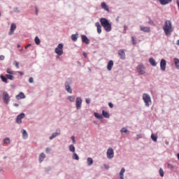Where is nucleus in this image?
<instances>
[{"label": "nucleus", "instance_id": "nucleus-1", "mask_svg": "<svg viewBox=\"0 0 179 179\" xmlns=\"http://www.w3.org/2000/svg\"><path fill=\"white\" fill-rule=\"evenodd\" d=\"M163 30L166 34V36H170L171 33H173V25H171V21L166 20L164 22V25L163 27Z\"/></svg>", "mask_w": 179, "mask_h": 179}, {"label": "nucleus", "instance_id": "nucleus-2", "mask_svg": "<svg viewBox=\"0 0 179 179\" xmlns=\"http://www.w3.org/2000/svg\"><path fill=\"white\" fill-rule=\"evenodd\" d=\"M100 22L101 26L105 29L106 31H111V24L106 18H101Z\"/></svg>", "mask_w": 179, "mask_h": 179}, {"label": "nucleus", "instance_id": "nucleus-3", "mask_svg": "<svg viewBox=\"0 0 179 179\" xmlns=\"http://www.w3.org/2000/svg\"><path fill=\"white\" fill-rule=\"evenodd\" d=\"M143 100L146 107H149V106L152 104V98H150V95L148 94H143Z\"/></svg>", "mask_w": 179, "mask_h": 179}, {"label": "nucleus", "instance_id": "nucleus-4", "mask_svg": "<svg viewBox=\"0 0 179 179\" xmlns=\"http://www.w3.org/2000/svg\"><path fill=\"white\" fill-rule=\"evenodd\" d=\"M138 75H145L146 73V67L142 64H140L136 67Z\"/></svg>", "mask_w": 179, "mask_h": 179}, {"label": "nucleus", "instance_id": "nucleus-5", "mask_svg": "<svg viewBox=\"0 0 179 179\" xmlns=\"http://www.w3.org/2000/svg\"><path fill=\"white\" fill-rule=\"evenodd\" d=\"M64 45L62 43H59L58 45V46L55 48V52H56V54H57V55H62V54H64Z\"/></svg>", "mask_w": 179, "mask_h": 179}, {"label": "nucleus", "instance_id": "nucleus-6", "mask_svg": "<svg viewBox=\"0 0 179 179\" xmlns=\"http://www.w3.org/2000/svg\"><path fill=\"white\" fill-rule=\"evenodd\" d=\"M72 84V81L70 80L65 83V89L68 93L72 94V89L71 88V85Z\"/></svg>", "mask_w": 179, "mask_h": 179}, {"label": "nucleus", "instance_id": "nucleus-7", "mask_svg": "<svg viewBox=\"0 0 179 179\" xmlns=\"http://www.w3.org/2000/svg\"><path fill=\"white\" fill-rule=\"evenodd\" d=\"M10 99V97L9 96V94H8V92H3V100L4 103H6V104H8Z\"/></svg>", "mask_w": 179, "mask_h": 179}, {"label": "nucleus", "instance_id": "nucleus-8", "mask_svg": "<svg viewBox=\"0 0 179 179\" xmlns=\"http://www.w3.org/2000/svg\"><path fill=\"white\" fill-rule=\"evenodd\" d=\"M106 156L108 159H113V157H114V150H113L111 148H109L107 150Z\"/></svg>", "mask_w": 179, "mask_h": 179}, {"label": "nucleus", "instance_id": "nucleus-9", "mask_svg": "<svg viewBox=\"0 0 179 179\" xmlns=\"http://www.w3.org/2000/svg\"><path fill=\"white\" fill-rule=\"evenodd\" d=\"M76 103L77 110H80V108H82V98L77 97L76 99Z\"/></svg>", "mask_w": 179, "mask_h": 179}, {"label": "nucleus", "instance_id": "nucleus-10", "mask_svg": "<svg viewBox=\"0 0 179 179\" xmlns=\"http://www.w3.org/2000/svg\"><path fill=\"white\" fill-rule=\"evenodd\" d=\"M167 65V62L164 59H162L160 62V68H161V70L162 71H166V66Z\"/></svg>", "mask_w": 179, "mask_h": 179}, {"label": "nucleus", "instance_id": "nucleus-11", "mask_svg": "<svg viewBox=\"0 0 179 179\" xmlns=\"http://www.w3.org/2000/svg\"><path fill=\"white\" fill-rule=\"evenodd\" d=\"M24 117H25V115L23 113L20 114L19 115H17V118H16V123L17 124H22V119L24 118Z\"/></svg>", "mask_w": 179, "mask_h": 179}, {"label": "nucleus", "instance_id": "nucleus-12", "mask_svg": "<svg viewBox=\"0 0 179 179\" xmlns=\"http://www.w3.org/2000/svg\"><path fill=\"white\" fill-rule=\"evenodd\" d=\"M82 41L83 43H85V44H90V40L87 38V36L85 35H82L81 36Z\"/></svg>", "mask_w": 179, "mask_h": 179}, {"label": "nucleus", "instance_id": "nucleus-13", "mask_svg": "<svg viewBox=\"0 0 179 179\" xmlns=\"http://www.w3.org/2000/svg\"><path fill=\"white\" fill-rule=\"evenodd\" d=\"M15 30H16V24H11L9 35L12 36V34H13Z\"/></svg>", "mask_w": 179, "mask_h": 179}, {"label": "nucleus", "instance_id": "nucleus-14", "mask_svg": "<svg viewBox=\"0 0 179 179\" xmlns=\"http://www.w3.org/2000/svg\"><path fill=\"white\" fill-rule=\"evenodd\" d=\"M140 29L141 30V31H144L145 33L150 32V28L148 27L140 26Z\"/></svg>", "mask_w": 179, "mask_h": 179}, {"label": "nucleus", "instance_id": "nucleus-15", "mask_svg": "<svg viewBox=\"0 0 179 179\" xmlns=\"http://www.w3.org/2000/svg\"><path fill=\"white\" fill-rule=\"evenodd\" d=\"M113 66H114V62H113V60H110L107 64L108 71H111V69H113Z\"/></svg>", "mask_w": 179, "mask_h": 179}, {"label": "nucleus", "instance_id": "nucleus-16", "mask_svg": "<svg viewBox=\"0 0 179 179\" xmlns=\"http://www.w3.org/2000/svg\"><path fill=\"white\" fill-rule=\"evenodd\" d=\"M95 26L96 27L98 34H101V25L100 24V22H96Z\"/></svg>", "mask_w": 179, "mask_h": 179}, {"label": "nucleus", "instance_id": "nucleus-17", "mask_svg": "<svg viewBox=\"0 0 179 179\" xmlns=\"http://www.w3.org/2000/svg\"><path fill=\"white\" fill-rule=\"evenodd\" d=\"M118 55H120V59H124L125 58V52H124V50H120L118 51Z\"/></svg>", "mask_w": 179, "mask_h": 179}, {"label": "nucleus", "instance_id": "nucleus-18", "mask_svg": "<svg viewBox=\"0 0 179 179\" xmlns=\"http://www.w3.org/2000/svg\"><path fill=\"white\" fill-rule=\"evenodd\" d=\"M101 6L102 9H104V10H106L107 12H110V9L108 8V6L105 2H102L101 4Z\"/></svg>", "mask_w": 179, "mask_h": 179}, {"label": "nucleus", "instance_id": "nucleus-19", "mask_svg": "<svg viewBox=\"0 0 179 179\" xmlns=\"http://www.w3.org/2000/svg\"><path fill=\"white\" fill-rule=\"evenodd\" d=\"M149 62L150 65H152V66H156L157 65V62H156V60H155V59H153V57H150L149 59Z\"/></svg>", "mask_w": 179, "mask_h": 179}, {"label": "nucleus", "instance_id": "nucleus-20", "mask_svg": "<svg viewBox=\"0 0 179 179\" xmlns=\"http://www.w3.org/2000/svg\"><path fill=\"white\" fill-rule=\"evenodd\" d=\"M45 159V154H44V152L41 153L38 158L40 163H43Z\"/></svg>", "mask_w": 179, "mask_h": 179}, {"label": "nucleus", "instance_id": "nucleus-21", "mask_svg": "<svg viewBox=\"0 0 179 179\" xmlns=\"http://www.w3.org/2000/svg\"><path fill=\"white\" fill-rule=\"evenodd\" d=\"M17 100H20V99H26V96L23 92H20L18 95L16 96Z\"/></svg>", "mask_w": 179, "mask_h": 179}, {"label": "nucleus", "instance_id": "nucleus-22", "mask_svg": "<svg viewBox=\"0 0 179 179\" xmlns=\"http://www.w3.org/2000/svg\"><path fill=\"white\" fill-rule=\"evenodd\" d=\"M60 134H61V131H59V132L57 131L55 133H53L52 134V136H50L49 139H50V141H51V140L54 139V138H56V136H58V135H60Z\"/></svg>", "mask_w": 179, "mask_h": 179}, {"label": "nucleus", "instance_id": "nucleus-23", "mask_svg": "<svg viewBox=\"0 0 179 179\" xmlns=\"http://www.w3.org/2000/svg\"><path fill=\"white\" fill-rule=\"evenodd\" d=\"M171 1L173 0H159V3H161V5H167L171 3Z\"/></svg>", "mask_w": 179, "mask_h": 179}, {"label": "nucleus", "instance_id": "nucleus-24", "mask_svg": "<svg viewBox=\"0 0 179 179\" xmlns=\"http://www.w3.org/2000/svg\"><path fill=\"white\" fill-rule=\"evenodd\" d=\"M22 138L23 139H27V138H29V134L24 129H22Z\"/></svg>", "mask_w": 179, "mask_h": 179}, {"label": "nucleus", "instance_id": "nucleus-25", "mask_svg": "<svg viewBox=\"0 0 179 179\" xmlns=\"http://www.w3.org/2000/svg\"><path fill=\"white\" fill-rule=\"evenodd\" d=\"M124 173H125V169L122 168L120 172V179H124Z\"/></svg>", "mask_w": 179, "mask_h": 179}, {"label": "nucleus", "instance_id": "nucleus-26", "mask_svg": "<svg viewBox=\"0 0 179 179\" xmlns=\"http://www.w3.org/2000/svg\"><path fill=\"white\" fill-rule=\"evenodd\" d=\"M0 78L2 80V82H4V83H8V78L5 77L3 75H1Z\"/></svg>", "mask_w": 179, "mask_h": 179}, {"label": "nucleus", "instance_id": "nucleus-27", "mask_svg": "<svg viewBox=\"0 0 179 179\" xmlns=\"http://www.w3.org/2000/svg\"><path fill=\"white\" fill-rule=\"evenodd\" d=\"M173 61H174L176 68H178V69H179V59L177 58H174Z\"/></svg>", "mask_w": 179, "mask_h": 179}, {"label": "nucleus", "instance_id": "nucleus-28", "mask_svg": "<svg viewBox=\"0 0 179 179\" xmlns=\"http://www.w3.org/2000/svg\"><path fill=\"white\" fill-rule=\"evenodd\" d=\"M102 115H103L105 118H110V115L106 110L102 111Z\"/></svg>", "mask_w": 179, "mask_h": 179}, {"label": "nucleus", "instance_id": "nucleus-29", "mask_svg": "<svg viewBox=\"0 0 179 179\" xmlns=\"http://www.w3.org/2000/svg\"><path fill=\"white\" fill-rule=\"evenodd\" d=\"M87 164L88 166H92L93 165V159L91 157L87 158Z\"/></svg>", "mask_w": 179, "mask_h": 179}, {"label": "nucleus", "instance_id": "nucleus-30", "mask_svg": "<svg viewBox=\"0 0 179 179\" xmlns=\"http://www.w3.org/2000/svg\"><path fill=\"white\" fill-rule=\"evenodd\" d=\"M6 78H7V79H9L10 80H13V79H15V77L12 76V74H6Z\"/></svg>", "mask_w": 179, "mask_h": 179}, {"label": "nucleus", "instance_id": "nucleus-31", "mask_svg": "<svg viewBox=\"0 0 179 179\" xmlns=\"http://www.w3.org/2000/svg\"><path fill=\"white\" fill-rule=\"evenodd\" d=\"M71 40L73 41H78V34H73L71 36Z\"/></svg>", "mask_w": 179, "mask_h": 179}, {"label": "nucleus", "instance_id": "nucleus-32", "mask_svg": "<svg viewBox=\"0 0 179 179\" xmlns=\"http://www.w3.org/2000/svg\"><path fill=\"white\" fill-rule=\"evenodd\" d=\"M41 41H40V38H38V36H36L35 37V43L36 44V45H39Z\"/></svg>", "mask_w": 179, "mask_h": 179}, {"label": "nucleus", "instance_id": "nucleus-33", "mask_svg": "<svg viewBox=\"0 0 179 179\" xmlns=\"http://www.w3.org/2000/svg\"><path fill=\"white\" fill-rule=\"evenodd\" d=\"M151 139L153 142H157V136H155V134L151 135Z\"/></svg>", "mask_w": 179, "mask_h": 179}, {"label": "nucleus", "instance_id": "nucleus-34", "mask_svg": "<svg viewBox=\"0 0 179 179\" xmlns=\"http://www.w3.org/2000/svg\"><path fill=\"white\" fill-rule=\"evenodd\" d=\"M4 143H6L7 145H10V139H9V138H6L3 140Z\"/></svg>", "mask_w": 179, "mask_h": 179}, {"label": "nucleus", "instance_id": "nucleus-35", "mask_svg": "<svg viewBox=\"0 0 179 179\" xmlns=\"http://www.w3.org/2000/svg\"><path fill=\"white\" fill-rule=\"evenodd\" d=\"M69 150L70 152H73V153H75V146L73 145H70Z\"/></svg>", "mask_w": 179, "mask_h": 179}, {"label": "nucleus", "instance_id": "nucleus-36", "mask_svg": "<svg viewBox=\"0 0 179 179\" xmlns=\"http://www.w3.org/2000/svg\"><path fill=\"white\" fill-rule=\"evenodd\" d=\"M94 117H96V118H98L99 120H101L103 118V115L99 113H94Z\"/></svg>", "mask_w": 179, "mask_h": 179}, {"label": "nucleus", "instance_id": "nucleus-37", "mask_svg": "<svg viewBox=\"0 0 179 179\" xmlns=\"http://www.w3.org/2000/svg\"><path fill=\"white\" fill-rule=\"evenodd\" d=\"M6 72L9 73V75H13V73H15V71H12L10 69H7Z\"/></svg>", "mask_w": 179, "mask_h": 179}, {"label": "nucleus", "instance_id": "nucleus-38", "mask_svg": "<svg viewBox=\"0 0 179 179\" xmlns=\"http://www.w3.org/2000/svg\"><path fill=\"white\" fill-rule=\"evenodd\" d=\"M68 100H69V101H71V103H73V101H75V97L73 96H68Z\"/></svg>", "mask_w": 179, "mask_h": 179}, {"label": "nucleus", "instance_id": "nucleus-39", "mask_svg": "<svg viewBox=\"0 0 179 179\" xmlns=\"http://www.w3.org/2000/svg\"><path fill=\"white\" fill-rule=\"evenodd\" d=\"M121 134H127V132H128V129L125 127H123L121 130H120Z\"/></svg>", "mask_w": 179, "mask_h": 179}, {"label": "nucleus", "instance_id": "nucleus-40", "mask_svg": "<svg viewBox=\"0 0 179 179\" xmlns=\"http://www.w3.org/2000/svg\"><path fill=\"white\" fill-rule=\"evenodd\" d=\"M159 176H161L162 177H164V171L162 168L159 169Z\"/></svg>", "mask_w": 179, "mask_h": 179}, {"label": "nucleus", "instance_id": "nucleus-41", "mask_svg": "<svg viewBox=\"0 0 179 179\" xmlns=\"http://www.w3.org/2000/svg\"><path fill=\"white\" fill-rule=\"evenodd\" d=\"M73 159H74L75 160H79V156L78 155V154L74 152Z\"/></svg>", "mask_w": 179, "mask_h": 179}, {"label": "nucleus", "instance_id": "nucleus-42", "mask_svg": "<svg viewBox=\"0 0 179 179\" xmlns=\"http://www.w3.org/2000/svg\"><path fill=\"white\" fill-rule=\"evenodd\" d=\"M131 41L134 45L136 44V41H135V38H134V36L131 37Z\"/></svg>", "mask_w": 179, "mask_h": 179}, {"label": "nucleus", "instance_id": "nucleus-43", "mask_svg": "<svg viewBox=\"0 0 179 179\" xmlns=\"http://www.w3.org/2000/svg\"><path fill=\"white\" fill-rule=\"evenodd\" d=\"M13 64L15 65L16 68L19 69V62L15 61Z\"/></svg>", "mask_w": 179, "mask_h": 179}, {"label": "nucleus", "instance_id": "nucleus-44", "mask_svg": "<svg viewBox=\"0 0 179 179\" xmlns=\"http://www.w3.org/2000/svg\"><path fill=\"white\" fill-rule=\"evenodd\" d=\"M29 83H33V82H34V80L33 79V78L30 77L29 78Z\"/></svg>", "mask_w": 179, "mask_h": 179}, {"label": "nucleus", "instance_id": "nucleus-45", "mask_svg": "<svg viewBox=\"0 0 179 179\" xmlns=\"http://www.w3.org/2000/svg\"><path fill=\"white\" fill-rule=\"evenodd\" d=\"M85 102L87 103V104H90V99H85Z\"/></svg>", "mask_w": 179, "mask_h": 179}, {"label": "nucleus", "instance_id": "nucleus-46", "mask_svg": "<svg viewBox=\"0 0 179 179\" xmlns=\"http://www.w3.org/2000/svg\"><path fill=\"white\" fill-rule=\"evenodd\" d=\"M3 59H5V56L0 55V61H3Z\"/></svg>", "mask_w": 179, "mask_h": 179}, {"label": "nucleus", "instance_id": "nucleus-47", "mask_svg": "<svg viewBox=\"0 0 179 179\" xmlns=\"http://www.w3.org/2000/svg\"><path fill=\"white\" fill-rule=\"evenodd\" d=\"M108 106L110 108H113V107H114V105H113V103L111 102L108 103Z\"/></svg>", "mask_w": 179, "mask_h": 179}, {"label": "nucleus", "instance_id": "nucleus-48", "mask_svg": "<svg viewBox=\"0 0 179 179\" xmlns=\"http://www.w3.org/2000/svg\"><path fill=\"white\" fill-rule=\"evenodd\" d=\"M28 47H31V44L29 43V44L27 45L24 47L25 50H27Z\"/></svg>", "mask_w": 179, "mask_h": 179}, {"label": "nucleus", "instance_id": "nucleus-49", "mask_svg": "<svg viewBox=\"0 0 179 179\" xmlns=\"http://www.w3.org/2000/svg\"><path fill=\"white\" fill-rule=\"evenodd\" d=\"M169 169H174V166L170 164H168Z\"/></svg>", "mask_w": 179, "mask_h": 179}, {"label": "nucleus", "instance_id": "nucleus-50", "mask_svg": "<svg viewBox=\"0 0 179 179\" xmlns=\"http://www.w3.org/2000/svg\"><path fill=\"white\" fill-rule=\"evenodd\" d=\"M51 150L50 148H47L45 150L46 153H50V151Z\"/></svg>", "mask_w": 179, "mask_h": 179}, {"label": "nucleus", "instance_id": "nucleus-51", "mask_svg": "<svg viewBox=\"0 0 179 179\" xmlns=\"http://www.w3.org/2000/svg\"><path fill=\"white\" fill-rule=\"evenodd\" d=\"M71 139H72V141H73V143H75V136H71Z\"/></svg>", "mask_w": 179, "mask_h": 179}, {"label": "nucleus", "instance_id": "nucleus-52", "mask_svg": "<svg viewBox=\"0 0 179 179\" xmlns=\"http://www.w3.org/2000/svg\"><path fill=\"white\" fill-rule=\"evenodd\" d=\"M83 56L85 57V58H86V57H87V54H86L85 52L83 53Z\"/></svg>", "mask_w": 179, "mask_h": 179}, {"label": "nucleus", "instance_id": "nucleus-53", "mask_svg": "<svg viewBox=\"0 0 179 179\" xmlns=\"http://www.w3.org/2000/svg\"><path fill=\"white\" fill-rule=\"evenodd\" d=\"M176 3H177V5H178V8H179V0H177V1H176Z\"/></svg>", "mask_w": 179, "mask_h": 179}, {"label": "nucleus", "instance_id": "nucleus-54", "mask_svg": "<svg viewBox=\"0 0 179 179\" xmlns=\"http://www.w3.org/2000/svg\"><path fill=\"white\" fill-rule=\"evenodd\" d=\"M14 106H15V107H19V104H17V103H14Z\"/></svg>", "mask_w": 179, "mask_h": 179}, {"label": "nucleus", "instance_id": "nucleus-55", "mask_svg": "<svg viewBox=\"0 0 179 179\" xmlns=\"http://www.w3.org/2000/svg\"><path fill=\"white\" fill-rule=\"evenodd\" d=\"M18 73L20 74V75H23V72H21V71H18Z\"/></svg>", "mask_w": 179, "mask_h": 179}, {"label": "nucleus", "instance_id": "nucleus-56", "mask_svg": "<svg viewBox=\"0 0 179 179\" xmlns=\"http://www.w3.org/2000/svg\"><path fill=\"white\" fill-rule=\"evenodd\" d=\"M150 24H153V21H149V22Z\"/></svg>", "mask_w": 179, "mask_h": 179}, {"label": "nucleus", "instance_id": "nucleus-57", "mask_svg": "<svg viewBox=\"0 0 179 179\" xmlns=\"http://www.w3.org/2000/svg\"><path fill=\"white\" fill-rule=\"evenodd\" d=\"M138 138H142V134L138 135Z\"/></svg>", "mask_w": 179, "mask_h": 179}, {"label": "nucleus", "instance_id": "nucleus-58", "mask_svg": "<svg viewBox=\"0 0 179 179\" xmlns=\"http://www.w3.org/2000/svg\"><path fill=\"white\" fill-rule=\"evenodd\" d=\"M177 45H179V40L177 41Z\"/></svg>", "mask_w": 179, "mask_h": 179}, {"label": "nucleus", "instance_id": "nucleus-59", "mask_svg": "<svg viewBox=\"0 0 179 179\" xmlns=\"http://www.w3.org/2000/svg\"><path fill=\"white\" fill-rule=\"evenodd\" d=\"M17 48H20V45H17Z\"/></svg>", "mask_w": 179, "mask_h": 179}, {"label": "nucleus", "instance_id": "nucleus-60", "mask_svg": "<svg viewBox=\"0 0 179 179\" xmlns=\"http://www.w3.org/2000/svg\"><path fill=\"white\" fill-rule=\"evenodd\" d=\"M36 15H38V11H37V9L36 10Z\"/></svg>", "mask_w": 179, "mask_h": 179}, {"label": "nucleus", "instance_id": "nucleus-61", "mask_svg": "<svg viewBox=\"0 0 179 179\" xmlns=\"http://www.w3.org/2000/svg\"><path fill=\"white\" fill-rule=\"evenodd\" d=\"M20 52H22V51H23V49H20Z\"/></svg>", "mask_w": 179, "mask_h": 179}, {"label": "nucleus", "instance_id": "nucleus-62", "mask_svg": "<svg viewBox=\"0 0 179 179\" xmlns=\"http://www.w3.org/2000/svg\"><path fill=\"white\" fill-rule=\"evenodd\" d=\"M0 17H1V13H0Z\"/></svg>", "mask_w": 179, "mask_h": 179}]
</instances>
